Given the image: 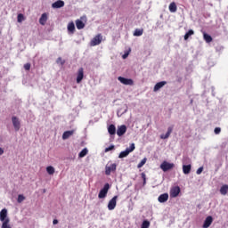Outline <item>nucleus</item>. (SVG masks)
Masks as SVG:
<instances>
[{"mask_svg":"<svg viewBox=\"0 0 228 228\" xmlns=\"http://www.w3.org/2000/svg\"><path fill=\"white\" fill-rule=\"evenodd\" d=\"M174 131V126H169L168 128H167V134H162L161 135H160V139L161 140H167V138H170V134H172V132Z\"/></svg>","mask_w":228,"mask_h":228,"instance_id":"11","label":"nucleus"},{"mask_svg":"<svg viewBox=\"0 0 228 228\" xmlns=\"http://www.w3.org/2000/svg\"><path fill=\"white\" fill-rule=\"evenodd\" d=\"M169 12H171V13H175V12H177V5L175 4V2H172L169 4Z\"/></svg>","mask_w":228,"mask_h":228,"instance_id":"23","label":"nucleus"},{"mask_svg":"<svg viewBox=\"0 0 228 228\" xmlns=\"http://www.w3.org/2000/svg\"><path fill=\"white\" fill-rule=\"evenodd\" d=\"M12 122L15 131H19L20 129V121L19 120V118L13 116L12 118Z\"/></svg>","mask_w":228,"mask_h":228,"instance_id":"10","label":"nucleus"},{"mask_svg":"<svg viewBox=\"0 0 228 228\" xmlns=\"http://www.w3.org/2000/svg\"><path fill=\"white\" fill-rule=\"evenodd\" d=\"M145 163H147V159H142L141 160V162L137 165V168H142V167H143V165H145Z\"/></svg>","mask_w":228,"mask_h":228,"instance_id":"35","label":"nucleus"},{"mask_svg":"<svg viewBox=\"0 0 228 228\" xmlns=\"http://www.w3.org/2000/svg\"><path fill=\"white\" fill-rule=\"evenodd\" d=\"M24 200H26V197H24V195H22V194H19L18 199H17V202L19 204H20L21 202H24Z\"/></svg>","mask_w":228,"mask_h":228,"instance_id":"32","label":"nucleus"},{"mask_svg":"<svg viewBox=\"0 0 228 228\" xmlns=\"http://www.w3.org/2000/svg\"><path fill=\"white\" fill-rule=\"evenodd\" d=\"M75 22H76L77 29H83V28H85V22H83V20H76Z\"/></svg>","mask_w":228,"mask_h":228,"instance_id":"21","label":"nucleus"},{"mask_svg":"<svg viewBox=\"0 0 228 228\" xmlns=\"http://www.w3.org/2000/svg\"><path fill=\"white\" fill-rule=\"evenodd\" d=\"M118 80L120 81L122 83V85H126L128 86H133V85H134V81H133V79H131V78L118 77Z\"/></svg>","mask_w":228,"mask_h":228,"instance_id":"7","label":"nucleus"},{"mask_svg":"<svg viewBox=\"0 0 228 228\" xmlns=\"http://www.w3.org/2000/svg\"><path fill=\"white\" fill-rule=\"evenodd\" d=\"M115 150V145H110L105 149V152H110V151Z\"/></svg>","mask_w":228,"mask_h":228,"instance_id":"39","label":"nucleus"},{"mask_svg":"<svg viewBox=\"0 0 228 228\" xmlns=\"http://www.w3.org/2000/svg\"><path fill=\"white\" fill-rule=\"evenodd\" d=\"M25 70H30L31 69V63H26L24 64Z\"/></svg>","mask_w":228,"mask_h":228,"instance_id":"37","label":"nucleus"},{"mask_svg":"<svg viewBox=\"0 0 228 228\" xmlns=\"http://www.w3.org/2000/svg\"><path fill=\"white\" fill-rule=\"evenodd\" d=\"M127 56H129V53H126L125 54H123V56H122L123 60H126V58H127Z\"/></svg>","mask_w":228,"mask_h":228,"instance_id":"42","label":"nucleus"},{"mask_svg":"<svg viewBox=\"0 0 228 228\" xmlns=\"http://www.w3.org/2000/svg\"><path fill=\"white\" fill-rule=\"evenodd\" d=\"M84 77H85V69L83 68H79L77 72V84L81 83Z\"/></svg>","mask_w":228,"mask_h":228,"instance_id":"9","label":"nucleus"},{"mask_svg":"<svg viewBox=\"0 0 228 228\" xmlns=\"http://www.w3.org/2000/svg\"><path fill=\"white\" fill-rule=\"evenodd\" d=\"M74 134V130L66 131L62 134V140H69Z\"/></svg>","mask_w":228,"mask_h":228,"instance_id":"20","label":"nucleus"},{"mask_svg":"<svg viewBox=\"0 0 228 228\" xmlns=\"http://www.w3.org/2000/svg\"><path fill=\"white\" fill-rule=\"evenodd\" d=\"M46 172L49 175H53L54 174V167L53 166H48L46 167Z\"/></svg>","mask_w":228,"mask_h":228,"instance_id":"31","label":"nucleus"},{"mask_svg":"<svg viewBox=\"0 0 228 228\" xmlns=\"http://www.w3.org/2000/svg\"><path fill=\"white\" fill-rule=\"evenodd\" d=\"M2 226L1 228H12V225H10V218H6L5 221H2Z\"/></svg>","mask_w":228,"mask_h":228,"instance_id":"26","label":"nucleus"},{"mask_svg":"<svg viewBox=\"0 0 228 228\" xmlns=\"http://www.w3.org/2000/svg\"><path fill=\"white\" fill-rule=\"evenodd\" d=\"M203 38L207 42V44H210V42H213V37L209 36V34H207L206 32L203 33Z\"/></svg>","mask_w":228,"mask_h":228,"instance_id":"24","label":"nucleus"},{"mask_svg":"<svg viewBox=\"0 0 228 228\" xmlns=\"http://www.w3.org/2000/svg\"><path fill=\"white\" fill-rule=\"evenodd\" d=\"M47 13L45 12L41 15L40 19H39V24H41V26H45V23L47 22Z\"/></svg>","mask_w":228,"mask_h":228,"instance_id":"18","label":"nucleus"},{"mask_svg":"<svg viewBox=\"0 0 228 228\" xmlns=\"http://www.w3.org/2000/svg\"><path fill=\"white\" fill-rule=\"evenodd\" d=\"M6 218H9L8 217V210L6 208H3L1 211H0V221L3 222V221H5Z\"/></svg>","mask_w":228,"mask_h":228,"instance_id":"15","label":"nucleus"},{"mask_svg":"<svg viewBox=\"0 0 228 228\" xmlns=\"http://www.w3.org/2000/svg\"><path fill=\"white\" fill-rule=\"evenodd\" d=\"M215 134H220L222 133V128L220 127H216L214 130Z\"/></svg>","mask_w":228,"mask_h":228,"instance_id":"38","label":"nucleus"},{"mask_svg":"<svg viewBox=\"0 0 228 228\" xmlns=\"http://www.w3.org/2000/svg\"><path fill=\"white\" fill-rule=\"evenodd\" d=\"M151 227V222L148 220H145L142 222L141 228H149Z\"/></svg>","mask_w":228,"mask_h":228,"instance_id":"33","label":"nucleus"},{"mask_svg":"<svg viewBox=\"0 0 228 228\" xmlns=\"http://www.w3.org/2000/svg\"><path fill=\"white\" fill-rule=\"evenodd\" d=\"M25 20H26V18H24V14H22V13L18 14V16H17L18 22L20 23V22H22Z\"/></svg>","mask_w":228,"mask_h":228,"instance_id":"34","label":"nucleus"},{"mask_svg":"<svg viewBox=\"0 0 228 228\" xmlns=\"http://www.w3.org/2000/svg\"><path fill=\"white\" fill-rule=\"evenodd\" d=\"M203 171H204V167H200V168L197 169L196 174L198 175H200L201 172H203Z\"/></svg>","mask_w":228,"mask_h":228,"instance_id":"41","label":"nucleus"},{"mask_svg":"<svg viewBox=\"0 0 228 228\" xmlns=\"http://www.w3.org/2000/svg\"><path fill=\"white\" fill-rule=\"evenodd\" d=\"M126 131H127V126L125 125L120 126L117 130L118 136H124V134H126Z\"/></svg>","mask_w":228,"mask_h":228,"instance_id":"13","label":"nucleus"},{"mask_svg":"<svg viewBox=\"0 0 228 228\" xmlns=\"http://www.w3.org/2000/svg\"><path fill=\"white\" fill-rule=\"evenodd\" d=\"M175 167V165L174 163H169L167 160H164L161 164H160V168L161 170H163L164 172H168V170H172V168H174Z\"/></svg>","mask_w":228,"mask_h":228,"instance_id":"1","label":"nucleus"},{"mask_svg":"<svg viewBox=\"0 0 228 228\" xmlns=\"http://www.w3.org/2000/svg\"><path fill=\"white\" fill-rule=\"evenodd\" d=\"M179 193H181V187L179 186H173L169 191V195L171 199H175L179 197Z\"/></svg>","mask_w":228,"mask_h":228,"instance_id":"2","label":"nucleus"},{"mask_svg":"<svg viewBox=\"0 0 228 228\" xmlns=\"http://www.w3.org/2000/svg\"><path fill=\"white\" fill-rule=\"evenodd\" d=\"M86 154H88V149L85 148L79 152L78 158H85Z\"/></svg>","mask_w":228,"mask_h":228,"instance_id":"29","label":"nucleus"},{"mask_svg":"<svg viewBox=\"0 0 228 228\" xmlns=\"http://www.w3.org/2000/svg\"><path fill=\"white\" fill-rule=\"evenodd\" d=\"M53 225H56V224H58V219H54V220L53 221Z\"/></svg>","mask_w":228,"mask_h":228,"instance_id":"44","label":"nucleus"},{"mask_svg":"<svg viewBox=\"0 0 228 228\" xmlns=\"http://www.w3.org/2000/svg\"><path fill=\"white\" fill-rule=\"evenodd\" d=\"M117 170V164H107L105 167V175H111V172Z\"/></svg>","mask_w":228,"mask_h":228,"instance_id":"6","label":"nucleus"},{"mask_svg":"<svg viewBox=\"0 0 228 228\" xmlns=\"http://www.w3.org/2000/svg\"><path fill=\"white\" fill-rule=\"evenodd\" d=\"M191 35H195V32L192 29H190L185 35H184V40H188Z\"/></svg>","mask_w":228,"mask_h":228,"instance_id":"30","label":"nucleus"},{"mask_svg":"<svg viewBox=\"0 0 228 228\" xmlns=\"http://www.w3.org/2000/svg\"><path fill=\"white\" fill-rule=\"evenodd\" d=\"M108 132H109V134H110L111 135L116 134V133H117V127H115V125H110V126L108 127Z\"/></svg>","mask_w":228,"mask_h":228,"instance_id":"25","label":"nucleus"},{"mask_svg":"<svg viewBox=\"0 0 228 228\" xmlns=\"http://www.w3.org/2000/svg\"><path fill=\"white\" fill-rule=\"evenodd\" d=\"M183 172L185 175H188L191 172V165H183Z\"/></svg>","mask_w":228,"mask_h":228,"instance_id":"22","label":"nucleus"},{"mask_svg":"<svg viewBox=\"0 0 228 228\" xmlns=\"http://www.w3.org/2000/svg\"><path fill=\"white\" fill-rule=\"evenodd\" d=\"M110 191V183H105L103 188L100 191L98 194V199H106L108 191Z\"/></svg>","mask_w":228,"mask_h":228,"instance_id":"4","label":"nucleus"},{"mask_svg":"<svg viewBox=\"0 0 228 228\" xmlns=\"http://www.w3.org/2000/svg\"><path fill=\"white\" fill-rule=\"evenodd\" d=\"M68 32L71 35H74V33H76V25L74 24V21H70L68 24Z\"/></svg>","mask_w":228,"mask_h":228,"instance_id":"16","label":"nucleus"},{"mask_svg":"<svg viewBox=\"0 0 228 228\" xmlns=\"http://www.w3.org/2000/svg\"><path fill=\"white\" fill-rule=\"evenodd\" d=\"M165 85H167V81H161V82L157 83L154 86L153 91L158 92V90H161V88H163L165 86Z\"/></svg>","mask_w":228,"mask_h":228,"instance_id":"17","label":"nucleus"},{"mask_svg":"<svg viewBox=\"0 0 228 228\" xmlns=\"http://www.w3.org/2000/svg\"><path fill=\"white\" fill-rule=\"evenodd\" d=\"M3 154H4V150H3V148H0V156H3Z\"/></svg>","mask_w":228,"mask_h":228,"instance_id":"43","label":"nucleus"},{"mask_svg":"<svg viewBox=\"0 0 228 228\" xmlns=\"http://www.w3.org/2000/svg\"><path fill=\"white\" fill-rule=\"evenodd\" d=\"M102 42V35L97 34L91 41L90 45L91 47H95V45H99Z\"/></svg>","mask_w":228,"mask_h":228,"instance_id":"3","label":"nucleus"},{"mask_svg":"<svg viewBox=\"0 0 228 228\" xmlns=\"http://www.w3.org/2000/svg\"><path fill=\"white\" fill-rule=\"evenodd\" d=\"M117 199H118V196H114L108 204V209L109 211H113L115 208H117Z\"/></svg>","mask_w":228,"mask_h":228,"instance_id":"8","label":"nucleus"},{"mask_svg":"<svg viewBox=\"0 0 228 228\" xmlns=\"http://www.w3.org/2000/svg\"><path fill=\"white\" fill-rule=\"evenodd\" d=\"M134 149H135L134 143H132L129 148H126V151H121L119 153L118 158L119 159L126 158V156H129V153L133 152V151H134Z\"/></svg>","mask_w":228,"mask_h":228,"instance_id":"5","label":"nucleus"},{"mask_svg":"<svg viewBox=\"0 0 228 228\" xmlns=\"http://www.w3.org/2000/svg\"><path fill=\"white\" fill-rule=\"evenodd\" d=\"M65 6V2L62 0H57L55 3L52 4V8L58 9V8H63Z\"/></svg>","mask_w":228,"mask_h":228,"instance_id":"14","label":"nucleus"},{"mask_svg":"<svg viewBox=\"0 0 228 228\" xmlns=\"http://www.w3.org/2000/svg\"><path fill=\"white\" fill-rule=\"evenodd\" d=\"M211 224H213V216H208L202 225L203 228H209L211 226Z\"/></svg>","mask_w":228,"mask_h":228,"instance_id":"12","label":"nucleus"},{"mask_svg":"<svg viewBox=\"0 0 228 228\" xmlns=\"http://www.w3.org/2000/svg\"><path fill=\"white\" fill-rule=\"evenodd\" d=\"M227 192H228V185L227 184H224L220 188V193H221V195H225Z\"/></svg>","mask_w":228,"mask_h":228,"instance_id":"27","label":"nucleus"},{"mask_svg":"<svg viewBox=\"0 0 228 228\" xmlns=\"http://www.w3.org/2000/svg\"><path fill=\"white\" fill-rule=\"evenodd\" d=\"M142 35H143V28H136L134 32V37H142Z\"/></svg>","mask_w":228,"mask_h":228,"instance_id":"28","label":"nucleus"},{"mask_svg":"<svg viewBox=\"0 0 228 228\" xmlns=\"http://www.w3.org/2000/svg\"><path fill=\"white\" fill-rule=\"evenodd\" d=\"M141 177L143 181L142 184H143V186H145V184H147V175H145V173H142Z\"/></svg>","mask_w":228,"mask_h":228,"instance_id":"36","label":"nucleus"},{"mask_svg":"<svg viewBox=\"0 0 228 228\" xmlns=\"http://www.w3.org/2000/svg\"><path fill=\"white\" fill-rule=\"evenodd\" d=\"M159 202L163 203V202H167V200H168V193H163L160 194L158 198Z\"/></svg>","mask_w":228,"mask_h":228,"instance_id":"19","label":"nucleus"},{"mask_svg":"<svg viewBox=\"0 0 228 228\" xmlns=\"http://www.w3.org/2000/svg\"><path fill=\"white\" fill-rule=\"evenodd\" d=\"M57 63H61V65H65V61L61 59V57H59L57 59Z\"/></svg>","mask_w":228,"mask_h":228,"instance_id":"40","label":"nucleus"}]
</instances>
